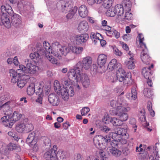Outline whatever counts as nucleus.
Instances as JSON below:
<instances>
[{
	"mask_svg": "<svg viewBox=\"0 0 160 160\" xmlns=\"http://www.w3.org/2000/svg\"><path fill=\"white\" fill-rule=\"evenodd\" d=\"M123 8L126 11H130L131 10V8L132 6L131 2L129 0H124L122 3Z\"/></svg>",
	"mask_w": 160,
	"mask_h": 160,
	"instance_id": "43",
	"label": "nucleus"
},
{
	"mask_svg": "<svg viewBox=\"0 0 160 160\" xmlns=\"http://www.w3.org/2000/svg\"><path fill=\"white\" fill-rule=\"evenodd\" d=\"M45 145L48 146V148L50 147L51 145L50 140L48 137H46L44 141Z\"/></svg>",
	"mask_w": 160,
	"mask_h": 160,
	"instance_id": "56",
	"label": "nucleus"
},
{
	"mask_svg": "<svg viewBox=\"0 0 160 160\" xmlns=\"http://www.w3.org/2000/svg\"><path fill=\"white\" fill-rule=\"evenodd\" d=\"M54 87L57 92L61 94L62 99H68V95L67 92H65L66 91L65 88H64V85H60L58 81L56 80L54 82Z\"/></svg>",
	"mask_w": 160,
	"mask_h": 160,
	"instance_id": "11",
	"label": "nucleus"
},
{
	"mask_svg": "<svg viewBox=\"0 0 160 160\" xmlns=\"http://www.w3.org/2000/svg\"><path fill=\"white\" fill-rule=\"evenodd\" d=\"M107 151L113 156L118 157L120 156L121 154V151L117 149L116 148H108Z\"/></svg>",
	"mask_w": 160,
	"mask_h": 160,
	"instance_id": "32",
	"label": "nucleus"
},
{
	"mask_svg": "<svg viewBox=\"0 0 160 160\" xmlns=\"http://www.w3.org/2000/svg\"><path fill=\"white\" fill-rule=\"evenodd\" d=\"M26 129H28V131H31L33 130V126L32 124L31 123H28L27 124Z\"/></svg>",
	"mask_w": 160,
	"mask_h": 160,
	"instance_id": "60",
	"label": "nucleus"
},
{
	"mask_svg": "<svg viewBox=\"0 0 160 160\" xmlns=\"http://www.w3.org/2000/svg\"><path fill=\"white\" fill-rule=\"evenodd\" d=\"M115 11L116 14H117V16L116 18V21L118 22L119 19H121L120 18L123 14L124 9L123 6L121 4H117L114 7H113Z\"/></svg>",
	"mask_w": 160,
	"mask_h": 160,
	"instance_id": "19",
	"label": "nucleus"
},
{
	"mask_svg": "<svg viewBox=\"0 0 160 160\" xmlns=\"http://www.w3.org/2000/svg\"><path fill=\"white\" fill-rule=\"evenodd\" d=\"M118 108L116 112H114L113 115L117 116L119 119L113 118L111 119V122L114 126H119L122 124V122L126 121L128 118L127 112L129 111V108L119 107Z\"/></svg>",
	"mask_w": 160,
	"mask_h": 160,
	"instance_id": "2",
	"label": "nucleus"
},
{
	"mask_svg": "<svg viewBox=\"0 0 160 160\" xmlns=\"http://www.w3.org/2000/svg\"><path fill=\"white\" fill-rule=\"evenodd\" d=\"M90 111V109L88 107H84L81 111V114L82 116L87 115L88 113Z\"/></svg>",
	"mask_w": 160,
	"mask_h": 160,
	"instance_id": "54",
	"label": "nucleus"
},
{
	"mask_svg": "<svg viewBox=\"0 0 160 160\" xmlns=\"http://www.w3.org/2000/svg\"><path fill=\"white\" fill-rule=\"evenodd\" d=\"M89 38L88 35L87 33L76 35L74 38L77 43L82 44L86 42Z\"/></svg>",
	"mask_w": 160,
	"mask_h": 160,
	"instance_id": "18",
	"label": "nucleus"
},
{
	"mask_svg": "<svg viewBox=\"0 0 160 160\" xmlns=\"http://www.w3.org/2000/svg\"><path fill=\"white\" fill-rule=\"evenodd\" d=\"M35 92V84L33 83L30 84L27 88V94L29 95H32Z\"/></svg>",
	"mask_w": 160,
	"mask_h": 160,
	"instance_id": "42",
	"label": "nucleus"
},
{
	"mask_svg": "<svg viewBox=\"0 0 160 160\" xmlns=\"http://www.w3.org/2000/svg\"><path fill=\"white\" fill-rule=\"evenodd\" d=\"M103 0H89L88 4L90 5H92L95 3L100 4L102 2Z\"/></svg>",
	"mask_w": 160,
	"mask_h": 160,
	"instance_id": "55",
	"label": "nucleus"
},
{
	"mask_svg": "<svg viewBox=\"0 0 160 160\" xmlns=\"http://www.w3.org/2000/svg\"><path fill=\"white\" fill-rule=\"evenodd\" d=\"M107 35L110 37L114 36L116 38L118 39L120 37V33L117 31L115 30H110L109 31L106 32Z\"/></svg>",
	"mask_w": 160,
	"mask_h": 160,
	"instance_id": "40",
	"label": "nucleus"
},
{
	"mask_svg": "<svg viewBox=\"0 0 160 160\" xmlns=\"http://www.w3.org/2000/svg\"><path fill=\"white\" fill-rule=\"evenodd\" d=\"M122 48L124 49L126 51H128L129 50V48L128 45L125 43L124 42H122L121 43Z\"/></svg>",
	"mask_w": 160,
	"mask_h": 160,
	"instance_id": "64",
	"label": "nucleus"
},
{
	"mask_svg": "<svg viewBox=\"0 0 160 160\" xmlns=\"http://www.w3.org/2000/svg\"><path fill=\"white\" fill-rule=\"evenodd\" d=\"M57 150V146H54L52 149H51L44 153V158L47 160H56Z\"/></svg>",
	"mask_w": 160,
	"mask_h": 160,
	"instance_id": "12",
	"label": "nucleus"
},
{
	"mask_svg": "<svg viewBox=\"0 0 160 160\" xmlns=\"http://www.w3.org/2000/svg\"><path fill=\"white\" fill-rule=\"evenodd\" d=\"M72 7V2H66L64 4L61 6V11L65 13L68 12L69 10Z\"/></svg>",
	"mask_w": 160,
	"mask_h": 160,
	"instance_id": "34",
	"label": "nucleus"
},
{
	"mask_svg": "<svg viewBox=\"0 0 160 160\" xmlns=\"http://www.w3.org/2000/svg\"><path fill=\"white\" fill-rule=\"evenodd\" d=\"M107 56L106 55L104 54H99L97 58V64L101 68L104 67L107 60Z\"/></svg>",
	"mask_w": 160,
	"mask_h": 160,
	"instance_id": "20",
	"label": "nucleus"
},
{
	"mask_svg": "<svg viewBox=\"0 0 160 160\" xmlns=\"http://www.w3.org/2000/svg\"><path fill=\"white\" fill-rule=\"evenodd\" d=\"M103 149L100 148L99 152V154L100 157L103 159H104V157L105 156V154L104 152L102 150Z\"/></svg>",
	"mask_w": 160,
	"mask_h": 160,
	"instance_id": "61",
	"label": "nucleus"
},
{
	"mask_svg": "<svg viewBox=\"0 0 160 160\" xmlns=\"http://www.w3.org/2000/svg\"><path fill=\"white\" fill-rule=\"evenodd\" d=\"M113 1L114 0H103L102 5L105 8H109L112 6Z\"/></svg>",
	"mask_w": 160,
	"mask_h": 160,
	"instance_id": "49",
	"label": "nucleus"
},
{
	"mask_svg": "<svg viewBox=\"0 0 160 160\" xmlns=\"http://www.w3.org/2000/svg\"><path fill=\"white\" fill-rule=\"evenodd\" d=\"M1 9L2 12V14L3 12L8 13L11 16L13 13V12L12 10V8L8 4H6L5 6H2L1 7Z\"/></svg>",
	"mask_w": 160,
	"mask_h": 160,
	"instance_id": "29",
	"label": "nucleus"
},
{
	"mask_svg": "<svg viewBox=\"0 0 160 160\" xmlns=\"http://www.w3.org/2000/svg\"><path fill=\"white\" fill-rule=\"evenodd\" d=\"M113 7L108 9L106 12V15L108 17H113L116 14Z\"/></svg>",
	"mask_w": 160,
	"mask_h": 160,
	"instance_id": "50",
	"label": "nucleus"
},
{
	"mask_svg": "<svg viewBox=\"0 0 160 160\" xmlns=\"http://www.w3.org/2000/svg\"><path fill=\"white\" fill-rule=\"evenodd\" d=\"M142 74L145 78L149 79L151 75V70L149 68H144L142 69Z\"/></svg>",
	"mask_w": 160,
	"mask_h": 160,
	"instance_id": "38",
	"label": "nucleus"
},
{
	"mask_svg": "<svg viewBox=\"0 0 160 160\" xmlns=\"http://www.w3.org/2000/svg\"><path fill=\"white\" fill-rule=\"evenodd\" d=\"M66 91L65 92H67L68 94V98L67 100H65L64 99H62L64 101H67L69 99V96L72 97L74 94V92L73 90V88L72 87V86H70L69 88L68 87H66V88H65Z\"/></svg>",
	"mask_w": 160,
	"mask_h": 160,
	"instance_id": "46",
	"label": "nucleus"
},
{
	"mask_svg": "<svg viewBox=\"0 0 160 160\" xmlns=\"http://www.w3.org/2000/svg\"><path fill=\"white\" fill-rule=\"evenodd\" d=\"M0 23L2 25H4L7 28H10L11 23L7 13L3 12L2 14L1 15L0 17Z\"/></svg>",
	"mask_w": 160,
	"mask_h": 160,
	"instance_id": "15",
	"label": "nucleus"
},
{
	"mask_svg": "<svg viewBox=\"0 0 160 160\" xmlns=\"http://www.w3.org/2000/svg\"><path fill=\"white\" fill-rule=\"evenodd\" d=\"M143 94L145 97L150 98L152 96L153 93L149 89L145 88L143 90Z\"/></svg>",
	"mask_w": 160,
	"mask_h": 160,
	"instance_id": "52",
	"label": "nucleus"
},
{
	"mask_svg": "<svg viewBox=\"0 0 160 160\" xmlns=\"http://www.w3.org/2000/svg\"><path fill=\"white\" fill-rule=\"evenodd\" d=\"M7 149L8 150L12 151L13 150H17L18 151H20V149L19 146L16 144L10 143L7 146Z\"/></svg>",
	"mask_w": 160,
	"mask_h": 160,
	"instance_id": "47",
	"label": "nucleus"
},
{
	"mask_svg": "<svg viewBox=\"0 0 160 160\" xmlns=\"http://www.w3.org/2000/svg\"><path fill=\"white\" fill-rule=\"evenodd\" d=\"M43 48L40 43H38L36 44V47L37 51L41 55H44L53 64H56L57 63V59L50 54L51 48L49 43L44 41L43 42Z\"/></svg>",
	"mask_w": 160,
	"mask_h": 160,
	"instance_id": "4",
	"label": "nucleus"
},
{
	"mask_svg": "<svg viewBox=\"0 0 160 160\" xmlns=\"http://www.w3.org/2000/svg\"><path fill=\"white\" fill-rule=\"evenodd\" d=\"M48 100L49 102L53 106H57L59 103L58 97L53 93L49 95L48 97Z\"/></svg>",
	"mask_w": 160,
	"mask_h": 160,
	"instance_id": "23",
	"label": "nucleus"
},
{
	"mask_svg": "<svg viewBox=\"0 0 160 160\" xmlns=\"http://www.w3.org/2000/svg\"><path fill=\"white\" fill-rule=\"evenodd\" d=\"M89 25L87 22L83 21L78 24L77 29L81 33H83L87 32L89 29Z\"/></svg>",
	"mask_w": 160,
	"mask_h": 160,
	"instance_id": "17",
	"label": "nucleus"
},
{
	"mask_svg": "<svg viewBox=\"0 0 160 160\" xmlns=\"http://www.w3.org/2000/svg\"><path fill=\"white\" fill-rule=\"evenodd\" d=\"M22 115L17 111H14L12 115L10 114L5 116L1 118L2 123L5 127L11 128L16 121H18L21 118Z\"/></svg>",
	"mask_w": 160,
	"mask_h": 160,
	"instance_id": "5",
	"label": "nucleus"
},
{
	"mask_svg": "<svg viewBox=\"0 0 160 160\" xmlns=\"http://www.w3.org/2000/svg\"><path fill=\"white\" fill-rule=\"evenodd\" d=\"M111 129L110 128L106 126H103L101 128V130L106 132H108L111 131Z\"/></svg>",
	"mask_w": 160,
	"mask_h": 160,
	"instance_id": "58",
	"label": "nucleus"
},
{
	"mask_svg": "<svg viewBox=\"0 0 160 160\" xmlns=\"http://www.w3.org/2000/svg\"><path fill=\"white\" fill-rule=\"evenodd\" d=\"M19 68L22 73L25 75H28L29 77L31 75L36 73L38 69V67L31 63H27L26 66L22 64L20 65Z\"/></svg>",
	"mask_w": 160,
	"mask_h": 160,
	"instance_id": "7",
	"label": "nucleus"
},
{
	"mask_svg": "<svg viewBox=\"0 0 160 160\" xmlns=\"http://www.w3.org/2000/svg\"><path fill=\"white\" fill-rule=\"evenodd\" d=\"M60 5V3L57 1H51L50 5L51 10L53 12L57 11Z\"/></svg>",
	"mask_w": 160,
	"mask_h": 160,
	"instance_id": "37",
	"label": "nucleus"
},
{
	"mask_svg": "<svg viewBox=\"0 0 160 160\" xmlns=\"http://www.w3.org/2000/svg\"><path fill=\"white\" fill-rule=\"evenodd\" d=\"M22 73V72L21 71V70H20L19 68V69H17L16 71L13 69H11L9 70L10 75L12 77H17L20 75Z\"/></svg>",
	"mask_w": 160,
	"mask_h": 160,
	"instance_id": "44",
	"label": "nucleus"
},
{
	"mask_svg": "<svg viewBox=\"0 0 160 160\" xmlns=\"http://www.w3.org/2000/svg\"><path fill=\"white\" fill-rule=\"evenodd\" d=\"M118 64H120L117 62V60L115 59L111 60L109 62L108 66V69L110 71H112L116 68H119V67L118 66Z\"/></svg>",
	"mask_w": 160,
	"mask_h": 160,
	"instance_id": "30",
	"label": "nucleus"
},
{
	"mask_svg": "<svg viewBox=\"0 0 160 160\" xmlns=\"http://www.w3.org/2000/svg\"><path fill=\"white\" fill-rule=\"evenodd\" d=\"M36 52L31 53L29 55V57L32 59L37 60V61H38L39 60L41 59L42 56L44 55L40 54V52L37 51L36 48Z\"/></svg>",
	"mask_w": 160,
	"mask_h": 160,
	"instance_id": "35",
	"label": "nucleus"
},
{
	"mask_svg": "<svg viewBox=\"0 0 160 160\" xmlns=\"http://www.w3.org/2000/svg\"><path fill=\"white\" fill-rule=\"evenodd\" d=\"M44 83L42 82H37L35 84V92L38 95H42L43 93H45L46 94V90L44 87Z\"/></svg>",
	"mask_w": 160,
	"mask_h": 160,
	"instance_id": "14",
	"label": "nucleus"
},
{
	"mask_svg": "<svg viewBox=\"0 0 160 160\" xmlns=\"http://www.w3.org/2000/svg\"><path fill=\"white\" fill-rule=\"evenodd\" d=\"M25 125L24 123L19 124L16 125V130L18 132L21 133L25 130Z\"/></svg>",
	"mask_w": 160,
	"mask_h": 160,
	"instance_id": "48",
	"label": "nucleus"
},
{
	"mask_svg": "<svg viewBox=\"0 0 160 160\" xmlns=\"http://www.w3.org/2000/svg\"><path fill=\"white\" fill-rule=\"evenodd\" d=\"M115 132H111L109 133L110 140L108 141H110L111 138L113 140L117 141H119L122 144H124L126 143L127 140L129 138V134L127 133L126 129L121 128H116L115 129Z\"/></svg>",
	"mask_w": 160,
	"mask_h": 160,
	"instance_id": "3",
	"label": "nucleus"
},
{
	"mask_svg": "<svg viewBox=\"0 0 160 160\" xmlns=\"http://www.w3.org/2000/svg\"><path fill=\"white\" fill-rule=\"evenodd\" d=\"M81 62V69L82 71V68L86 70L90 69L92 66V60L91 57L90 56H87L82 58Z\"/></svg>",
	"mask_w": 160,
	"mask_h": 160,
	"instance_id": "13",
	"label": "nucleus"
},
{
	"mask_svg": "<svg viewBox=\"0 0 160 160\" xmlns=\"http://www.w3.org/2000/svg\"><path fill=\"white\" fill-rule=\"evenodd\" d=\"M78 12L79 15L83 18L86 17L88 14L87 7L84 5H82L79 7Z\"/></svg>",
	"mask_w": 160,
	"mask_h": 160,
	"instance_id": "26",
	"label": "nucleus"
},
{
	"mask_svg": "<svg viewBox=\"0 0 160 160\" xmlns=\"http://www.w3.org/2000/svg\"><path fill=\"white\" fill-rule=\"evenodd\" d=\"M109 142L110 141L107 142L105 145H111V147L108 146V148H116L115 147H117L118 145V142H120L119 141H117L114 140L111 141L110 142Z\"/></svg>",
	"mask_w": 160,
	"mask_h": 160,
	"instance_id": "51",
	"label": "nucleus"
},
{
	"mask_svg": "<svg viewBox=\"0 0 160 160\" xmlns=\"http://www.w3.org/2000/svg\"><path fill=\"white\" fill-rule=\"evenodd\" d=\"M114 52L115 54L118 56H121L122 54V52L117 48L114 49Z\"/></svg>",
	"mask_w": 160,
	"mask_h": 160,
	"instance_id": "63",
	"label": "nucleus"
},
{
	"mask_svg": "<svg viewBox=\"0 0 160 160\" xmlns=\"http://www.w3.org/2000/svg\"><path fill=\"white\" fill-rule=\"evenodd\" d=\"M132 14L131 13L129 12H126L125 15L123 16V14L121 16L120 18L121 19H119L118 22H121L122 24H125L127 22V21L130 20L132 18Z\"/></svg>",
	"mask_w": 160,
	"mask_h": 160,
	"instance_id": "27",
	"label": "nucleus"
},
{
	"mask_svg": "<svg viewBox=\"0 0 160 160\" xmlns=\"http://www.w3.org/2000/svg\"><path fill=\"white\" fill-rule=\"evenodd\" d=\"M135 60L134 59H129L126 62V64L127 66L129 69H133L135 67V65L134 62Z\"/></svg>",
	"mask_w": 160,
	"mask_h": 160,
	"instance_id": "45",
	"label": "nucleus"
},
{
	"mask_svg": "<svg viewBox=\"0 0 160 160\" xmlns=\"http://www.w3.org/2000/svg\"><path fill=\"white\" fill-rule=\"evenodd\" d=\"M78 10V8L77 7H72L71 9L69 10V13L67 15V17L68 18L70 19L72 18L74 15L77 12Z\"/></svg>",
	"mask_w": 160,
	"mask_h": 160,
	"instance_id": "41",
	"label": "nucleus"
},
{
	"mask_svg": "<svg viewBox=\"0 0 160 160\" xmlns=\"http://www.w3.org/2000/svg\"><path fill=\"white\" fill-rule=\"evenodd\" d=\"M70 48L71 51L76 54L81 53L83 50V48L80 47L70 46Z\"/></svg>",
	"mask_w": 160,
	"mask_h": 160,
	"instance_id": "39",
	"label": "nucleus"
},
{
	"mask_svg": "<svg viewBox=\"0 0 160 160\" xmlns=\"http://www.w3.org/2000/svg\"><path fill=\"white\" fill-rule=\"evenodd\" d=\"M42 95H38V97L36 100V101L37 102H39V103L41 104H42Z\"/></svg>",
	"mask_w": 160,
	"mask_h": 160,
	"instance_id": "62",
	"label": "nucleus"
},
{
	"mask_svg": "<svg viewBox=\"0 0 160 160\" xmlns=\"http://www.w3.org/2000/svg\"><path fill=\"white\" fill-rule=\"evenodd\" d=\"M137 38L139 40V44L140 47L142 48L141 53V58L142 62L148 64L151 60V58L148 54V50L145 44L143 42L144 38L142 34H139Z\"/></svg>",
	"mask_w": 160,
	"mask_h": 160,
	"instance_id": "6",
	"label": "nucleus"
},
{
	"mask_svg": "<svg viewBox=\"0 0 160 160\" xmlns=\"http://www.w3.org/2000/svg\"><path fill=\"white\" fill-rule=\"evenodd\" d=\"M20 75L17 76V77H12L11 80V82L12 83H15L18 82L19 78L20 77Z\"/></svg>",
	"mask_w": 160,
	"mask_h": 160,
	"instance_id": "59",
	"label": "nucleus"
},
{
	"mask_svg": "<svg viewBox=\"0 0 160 160\" xmlns=\"http://www.w3.org/2000/svg\"><path fill=\"white\" fill-rule=\"evenodd\" d=\"M70 46H61L60 48L59 49V52L60 53L61 56V59L62 58V55L66 56L70 52Z\"/></svg>",
	"mask_w": 160,
	"mask_h": 160,
	"instance_id": "31",
	"label": "nucleus"
},
{
	"mask_svg": "<svg viewBox=\"0 0 160 160\" xmlns=\"http://www.w3.org/2000/svg\"><path fill=\"white\" fill-rule=\"evenodd\" d=\"M63 85H64V88H66V87L69 88V87L71 86V82L69 79H63L62 81Z\"/></svg>",
	"mask_w": 160,
	"mask_h": 160,
	"instance_id": "53",
	"label": "nucleus"
},
{
	"mask_svg": "<svg viewBox=\"0 0 160 160\" xmlns=\"http://www.w3.org/2000/svg\"><path fill=\"white\" fill-rule=\"evenodd\" d=\"M137 92L135 87L132 88L131 93H127L126 95L127 98L130 100H136L137 98Z\"/></svg>",
	"mask_w": 160,
	"mask_h": 160,
	"instance_id": "33",
	"label": "nucleus"
},
{
	"mask_svg": "<svg viewBox=\"0 0 160 160\" xmlns=\"http://www.w3.org/2000/svg\"><path fill=\"white\" fill-rule=\"evenodd\" d=\"M35 136V133L34 132H32L29 134L26 142L29 146H33L36 144V141L34 139Z\"/></svg>",
	"mask_w": 160,
	"mask_h": 160,
	"instance_id": "25",
	"label": "nucleus"
},
{
	"mask_svg": "<svg viewBox=\"0 0 160 160\" xmlns=\"http://www.w3.org/2000/svg\"><path fill=\"white\" fill-rule=\"evenodd\" d=\"M110 104L112 107L116 108L115 110L113 111V112H116L117 108H120L119 107L125 108H129V111L131 109V108L128 103L125 100L120 97H118L117 99H112L111 100Z\"/></svg>",
	"mask_w": 160,
	"mask_h": 160,
	"instance_id": "9",
	"label": "nucleus"
},
{
	"mask_svg": "<svg viewBox=\"0 0 160 160\" xmlns=\"http://www.w3.org/2000/svg\"><path fill=\"white\" fill-rule=\"evenodd\" d=\"M110 140V138L107 136L103 137L102 135H98L93 138V142L96 147L98 148L105 149L103 144H106Z\"/></svg>",
	"mask_w": 160,
	"mask_h": 160,
	"instance_id": "10",
	"label": "nucleus"
},
{
	"mask_svg": "<svg viewBox=\"0 0 160 160\" xmlns=\"http://www.w3.org/2000/svg\"><path fill=\"white\" fill-rule=\"evenodd\" d=\"M9 153V152L8 151L5 150L4 152L3 151H1L0 150V160L3 159L4 158V155H7Z\"/></svg>",
	"mask_w": 160,
	"mask_h": 160,
	"instance_id": "57",
	"label": "nucleus"
},
{
	"mask_svg": "<svg viewBox=\"0 0 160 160\" xmlns=\"http://www.w3.org/2000/svg\"><path fill=\"white\" fill-rule=\"evenodd\" d=\"M81 67V62L79 61L73 68L69 69L68 76L77 82H81L84 87L87 88L90 84V79L87 74L83 73Z\"/></svg>",
	"mask_w": 160,
	"mask_h": 160,
	"instance_id": "1",
	"label": "nucleus"
},
{
	"mask_svg": "<svg viewBox=\"0 0 160 160\" xmlns=\"http://www.w3.org/2000/svg\"><path fill=\"white\" fill-rule=\"evenodd\" d=\"M11 23L16 27L19 26L21 23L20 16L17 14H14L11 18Z\"/></svg>",
	"mask_w": 160,
	"mask_h": 160,
	"instance_id": "24",
	"label": "nucleus"
},
{
	"mask_svg": "<svg viewBox=\"0 0 160 160\" xmlns=\"http://www.w3.org/2000/svg\"><path fill=\"white\" fill-rule=\"evenodd\" d=\"M119 68L117 71L116 77L117 79L119 82H123L124 84H128L130 82L131 77L129 78L127 76L126 72L122 68L121 64H118Z\"/></svg>",
	"mask_w": 160,
	"mask_h": 160,
	"instance_id": "8",
	"label": "nucleus"
},
{
	"mask_svg": "<svg viewBox=\"0 0 160 160\" xmlns=\"http://www.w3.org/2000/svg\"><path fill=\"white\" fill-rule=\"evenodd\" d=\"M29 79L28 75H25V74H22L18 80L17 86L20 88L24 87L27 82V80Z\"/></svg>",
	"mask_w": 160,
	"mask_h": 160,
	"instance_id": "22",
	"label": "nucleus"
},
{
	"mask_svg": "<svg viewBox=\"0 0 160 160\" xmlns=\"http://www.w3.org/2000/svg\"><path fill=\"white\" fill-rule=\"evenodd\" d=\"M52 48H51V54L60 59L61 56L60 53L58 52L59 49L61 46L58 42H55L52 43Z\"/></svg>",
	"mask_w": 160,
	"mask_h": 160,
	"instance_id": "16",
	"label": "nucleus"
},
{
	"mask_svg": "<svg viewBox=\"0 0 160 160\" xmlns=\"http://www.w3.org/2000/svg\"><path fill=\"white\" fill-rule=\"evenodd\" d=\"M90 37L94 44H96L97 42H99L100 40L103 39L101 35L97 32H91Z\"/></svg>",
	"mask_w": 160,
	"mask_h": 160,
	"instance_id": "28",
	"label": "nucleus"
},
{
	"mask_svg": "<svg viewBox=\"0 0 160 160\" xmlns=\"http://www.w3.org/2000/svg\"><path fill=\"white\" fill-rule=\"evenodd\" d=\"M11 102L8 101L0 106V109L2 110L5 116L10 114L12 111L10 107Z\"/></svg>",
	"mask_w": 160,
	"mask_h": 160,
	"instance_id": "21",
	"label": "nucleus"
},
{
	"mask_svg": "<svg viewBox=\"0 0 160 160\" xmlns=\"http://www.w3.org/2000/svg\"><path fill=\"white\" fill-rule=\"evenodd\" d=\"M57 160H66L67 155L66 152L61 150H59L56 153Z\"/></svg>",
	"mask_w": 160,
	"mask_h": 160,
	"instance_id": "36",
	"label": "nucleus"
}]
</instances>
